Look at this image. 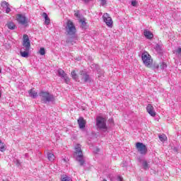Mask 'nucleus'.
<instances>
[{
  "label": "nucleus",
  "mask_w": 181,
  "mask_h": 181,
  "mask_svg": "<svg viewBox=\"0 0 181 181\" xmlns=\"http://www.w3.org/2000/svg\"><path fill=\"white\" fill-rule=\"evenodd\" d=\"M65 28L67 35H76V26L74 25V23H73V21H71V20H68Z\"/></svg>",
  "instance_id": "obj_5"
},
{
  "label": "nucleus",
  "mask_w": 181,
  "mask_h": 181,
  "mask_svg": "<svg viewBox=\"0 0 181 181\" xmlns=\"http://www.w3.org/2000/svg\"><path fill=\"white\" fill-rule=\"evenodd\" d=\"M2 8H4V9H6V8L9 6V3L6 2V1H2L1 4Z\"/></svg>",
  "instance_id": "obj_27"
},
{
  "label": "nucleus",
  "mask_w": 181,
  "mask_h": 181,
  "mask_svg": "<svg viewBox=\"0 0 181 181\" xmlns=\"http://www.w3.org/2000/svg\"><path fill=\"white\" fill-rule=\"evenodd\" d=\"M9 12H11V8L8 6L7 8H6V13H9Z\"/></svg>",
  "instance_id": "obj_35"
},
{
  "label": "nucleus",
  "mask_w": 181,
  "mask_h": 181,
  "mask_svg": "<svg viewBox=\"0 0 181 181\" xmlns=\"http://www.w3.org/2000/svg\"><path fill=\"white\" fill-rule=\"evenodd\" d=\"M141 165L144 170H148V169H149L148 164L146 160H143Z\"/></svg>",
  "instance_id": "obj_22"
},
{
  "label": "nucleus",
  "mask_w": 181,
  "mask_h": 181,
  "mask_svg": "<svg viewBox=\"0 0 181 181\" xmlns=\"http://www.w3.org/2000/svg\"><path fill=\"white\" fill-rule=\"evenodd\" d=\"M57 72L59 77H61V78H63L64 76H67V74H66V72H64V71L62 69H59Z\"/></svg>",
  "instance_id": "obj_17"
},
{
  "label": "nucleus",
  "mask_w": 181,
  "mask_h": 181,
  "mask_svg": "<svg viewBox=\"0 0 181 181\" xmlns=\"http://www.w3.org/2000/svg\"><path fill=\"white\" fill-rule=\"evenodd\" d=\"M146 111L151 117H156V112H155V110H153V106H152V105L148 104L147 105Z\"/></svg>",
  "instance_id": "obj_12"
},
{
  "label": "nucleus",
  "mask_w": 181,
  "mask_h": 181,
  "mask_svg": "<svg viewBox=\"0 0 181 181\" xmlns=\"http://www.w3.org/2000/svg\"><path fill=\"white\" fill-rule=\"evenodd\" d=\"M158 138L161 142H165V141L167 139L166 135L165 134L159 135Z\"/></svg>",
  "instance_id": "obj_25"
},
{
  "label": "nucleus",
  "mask_w": 181,
  "mask_h": 181,
  "mask_svg": "<svg viewBox=\"0 0 181 181\" xmlns=\"http://www.w3.org/2000/svg\"><path fill=\"white\" fill-rule=\"evenodd\" d=\"M47 158L50 160V162H53L54 160V154L52 153H47Z\"/></svg>",
  "instance_id": "obj_21"
},
{
  "label": "nucleus",
  "mask_w": 181,
  "mask_h": 181,
  "mask_svg": "<svg viewBox=\"0 0 181 181\" xmlns=\"http://www.w3.org/2000/svg\"><path fill=\"white\" fill-rule=\"evenodd\" d=\"M78 124L81 129H83V128H86V120H84V118L83 117H79V119H78Z\"/></svg>",
  "instance_id": "obj_13"
},
{
  "label": "nucleus",
  "mask_w": 181,
  "mask_h": 181,
  "mask_svg": "<svg viewBox=\"0 0 181 181\" xmlns=\"http://www.w3.org/2000/svg\"><path fill=\"white\" fill-rule=\"evenodd\" d=\"M159 67H160L159 64L154 65V69H159Z\"/></svg>",
  "instance_id": "obj_39"
},
{
  "label": "nucleus",
  "mask_w": 181,
  "mask_h": 181,
  "mask_svg": "<svg viewBox=\"0 0 181 181\" xmlns=\"http://www.w3.org/2000/svg\"><path fill=\"white\" fill-rule=\"evenodd\" d=\"M85 4H88V2H90L91 0H83Z\"/></svg>",
  "instance_id": "obj_40"
},
{
  "label": "nucleus",
  "mask_w": 181,
  "mask_h": 181,
  "mask_svg": "<svg viewBox=\"0 0 181 181\" xmlns=\"http://www.w3.org/2000/svg\"><path fill=\"white\" fill-rule=\"evenodd\" d=\"M1 97H2V93L0 90V98H1Z\"/></svg>",
  "instance_id": "obj_41"
},
{
  "label": "nucleus",
  "mask_w": 181,
  "mask_h": 181,
  "mask_svg": "<svg viewBox=\"0 0 181 181\" xmlns=\"http://www.w3.org/2000/svg\"><path fill=\"white\" fill-rule=\"evenodd\" d=\"M40 97H41V101L44 104H47V103H54V96L50 94L49 92L41 91L39 93Z\"/></svg>",
  "instance_id": "obj_3"
},
{
  "label": "nucleus",
  "mask_w": 181,
  "mask_h": 181,
  "mask_svg": "<svg viewBox=\"0 0 181 181\" xmlns=\"http://www.w3.org/2000/svg\"><path fill=\"white\" fill-rule=\"evenodd\" d=\"M103 21L109 28H112V18L110 17V14L105 13L103 16Z\"/></svg>",
  "instance_id": "obj_10"
},
{
  "label": "nucleus",
  "mask_w": 181,
  "mask_h": 181,
  "mask_svg": "<svg viewBox=\"0 0 181 181\" xmlns=\"http://www.w3.org/2000/svg\"><path fill=\"white\" fill-rule=\"evenodd\" d=\"M151 58V57L147 52H144L141 54V59L143 61L144 64H145L146 67H151V65L153 63V60Z\"/></svg>",
  "instance_id": "obj_6"
},
{
  "label": "nucleus",
  "mask_w": 181,
  "mask_h": 181,
  "mask_svg": "<svg viewBox=\"0 0 181 181\" xmlns=\"http://www.w3.org/2000/svg\"><path fill=\"white\" fill-rule=\"evenodd\" d=\"M28 94L32 98H36V97H37V93L35 90H33V89L30 90Z\"/></svg>",
  "instance_id": "obj_18"
},
{
  "label": "nucleus",
  "mask_w": 181,
  "mask_h": 181,
  "mask_svg": "<svg viewBox=\"0 0 181 181\" xmlns=\"http://www.w3.org/2000/svg\"><path fill=\"white\" fill-rule=\"evenodd\" d=\"M17 21L20 25H23V26H28V20L25 14H18L17 15Z\"/></svg>",
  "instance_id": "obj_9"
},
{
  "label": "nucleus",
  "mask_w": 181,
  "mask_h": 181,
  "mask_svg": "<svg viewBox=\"0 0 181 181\" xmlns=\"http://www.w3.org/2000/svg\"><path fill=\"white\" fill-rule=\"evenodd\" d=\"M40 54H41V56H45V54H46V50H45L43 47L40 49Z\"/></svg>",
  "instance_id": "obj_28"
},
{
  "label": "nucleus",
  "mask_w": 181,
  "mask_h": 181,
  "mask_svg": "<svg viewBox=\"0 0 181 181\" xmlns=\"http://www.w3.org/2000/svg\"><path fill=\"white\" fill-rule=\"evenodd\" d=\"M74 16H76V18H80V12L79 11H76L74 13Z\"/></svg>",
  "instance_id": "obj_34"
},
{
  "label": "nucleus",
  "mask_w": 181,
  "mask_h": 181,
  "mask_svg": "<svg viewBox=\"0 0 181 181\" xmlns=\"http://www.w3.org/2000/svg\"><path fill=\"white\" fill-rule=\"evenodd\" d=\"M77 40V35H69V37L66 39V43H69L71 45H74L76 43V41Z\"/></svg>",
  "instance_id": "obj_11"
},
{
  "label": "nucleus",
  "mask_w": 181,
  "mask_h": 181,
  "mask_svg": "<svg viewBox=\"0 0 181 181\" xmlns=\"http://www.w3.org/2000/svg\"><path fill=\"white\" fill-rule=\"evenodd\" d=\"M6 26H7V28H8L11 30H15V29H16V25L15 23H13V22L7 23Z\"/></svg>",
  "instance_id": "obj_16"
},
{
  "label": "nucleus",
  "mask_w": 181,
  "mask_h": 181,
  "mask_svg": "<svg viewBox=\"0 0 181 181\" xmlns=\"http://www.w3.org/2000/svg\"><path fill=\"white\" fill-rule=\"evenodd\" d=\"M110 122H112V119H110Z\"/></svg>",
  "instance_id": "obj_42"
},
{
  "label": "nucleus",
  "mask_w": 181,
  "mask_h": 181,
  "mask_svg": "<svg viewBox=\"0 0 181 181\" xmlns=\"http://www.w3.org/2000/svg\"><path fill=\"white\" fill-rule=\"evenodd\" d=\"M96 127L98 129H102V131H107V123H105V119L98 116L96 118Z\"/></svg>",
  "instance_id": "obj_4"
},
{
  "label": "nucleus",
  "mask_w": 181,
  "mask_h": 181,
  "mask_svg": "<svg viewBox=\"0 0 181 181\" xmlns=\"http://www.w3.org/2000/svg\"><path fill=\"white\" fill-rule=\"evenodd\" d=\"M1 69H0V73H1Z\"/></svg>",
  "instance_id": "obj_44"
},
{
  "label": "nucleus",
  "mask_w": 181,
  "mask_h": 181,
  "mask_svg": "<svg viewBox=\"0 0 181 181\" xmlns=\"http://www.w3.org/2000/svg\"><path fill=\"white\" fill-rule=\"evenodd\" d=\"M80 23H81V27L82 29H87V23H86V21L81 19Z\"/></svg>",
  "instance_id": "obj_23"
},
{
  "label": "nucleus",
  "mask_w": 181,
  "mask_h": 181,
  "mask_svg": "<svg viewBox=\"0 0 181 181\" xmlns=\"http://www.w3.org/2000/svg\"><path fill=\"white\" fill-rule=\"evenodd\" d=\"M176 54L177 56H181V47H178V49L175 51Z\"/></svg>",
  "instance_id": "obj_31"
},
{
  "label": "nucleus",
  "mask_w": 181,
  "mask_h": 181,
  "mask_svg": "<svg viewBox=\"0 0 181 181\" xmlns=\"http://www.w3.org/2000/svg\"><path fill=\"white\" fill-rule=\"evenodd\" d=\"M14 162L17 166H21V161L19 160L16 159Z\"/></svg>",
  "instance_id": "obj_33"
},
{
  "label": "nucleus",
  "mask_w": 181,
  "mask_h": 181,
  "mask_svg": "<svg viewBox=\"0 0 181 181\" xmlns=\"http://www.w3.org/2000/svg\"><path fill=\"white\" fill-rule=\"evenodd\" d=\"M62 78H64L66 84H69L70 83V78L67 77V75L64 76Z\"/></svg>",
  "instance_id": "obj_29"
},
{
  "label": "nucleus",
  "mask_w": 181,
  "mask_h": 181,
  "mask_svg": "<svg viewBox=\"0 0 181 181\" xmlns=\"http://www.w3.org/2000/svg\"><path fill=\"white\" fill-rule=\"evenodd\" d=\"M155 50L157 52V53H159V54H162L163 53V49H162V45L159 44H156L154 47Z\"/></svg>",
  "instance_id": "obj_15"
},
{
  "label": "nucleus",
  "mask_w": 181,
  "mask_h": 181,
  "mask_svg": "<svg viewBox=\"0 0 181 181\" xmlns=\"http://www.w3.org/2000/svg\"><path fill=\"white\" fill-rule=\"evenodd\" d=\"M122 166H125V164H123V165Z\"/></svg>",
  "instance_id": "obj_43"
},
{
  "label": "nucleus",
  "mask_w": 181,
  "mask_h": 181,
  "mask_svg": "<svg viewBox=\"0 0 181 181\" xmlns=\"http://www.w3.org/2000/svg\"><path fill=\"white\" fill-rule=\"evenodd\" d=\"M23 46L25 47L24 50L22 49L20 52L21 57H29V50H30V40H29V36L28 35H23Z\"/></svg>",
  "instance_id": "obj_1"
},
{
  "label": "nucleus",
  "mask_w": 181,
  "mask_h": 181,
  "mask_svg": "<svg viewBox=\"0 0 181 181\" xmlns=\"http://www.w3.org/2000/svg\"><path fill=\"white\" fill-rule=\"evenodd\" d=\"M74 158H75L76 160L78 162L80 166H83L84 163H86V160H84V156L83 155V151H81V145L77 144L75 146Z\"/></svg>",
  "instance_id": "obj_2"
},
{
  "label": "nucleus",
  "mask_w": 181,
  "mask_h": 181,
  "mask_svg": "<svg viewBox=\"0 0 181 181\" xmlns=\"http://www.w3.org/2000/svg\"><path fill=\"white\" fill-rule=\"evenodd\" d=\"M168 67V64H166V62H160V68L161 70H165Z\"/></svg>",
  "instance_id": "obj_26"
},
{
  "label": "nucleus",
  "mask_w": 181,
  "mask_h": 181,
  "mask_svg": "<svg viewBox=\"0 0 181 181\" xmlns=\"http://www.w3.org/2000/svg\"><path fill=\"white\" fill-rule=\"evenodd\" d=\"M132 6H136V1H132Z\"/></svg>",
  "instance_id": "obj_36"
},
{
  "label": "nucleus",
  "mask_w": 181,
  "mask_h": 181,
  "mask_svg": "<svg viewBox=\"0 0 181 181\" xmlns=\"http://www.w3.org/2000/svg\"><path fill=\"white\" fill-rule=\"evenodd\" d=\"M136 148L139 152H140L141 155H146V152H148V148L145 144L141 142H137L136 144Z\"/></svg>",
  "instance_id": "obj_8"
},
{
  "label": "nucleus",
  "mask_w": 181,
  "mask_h": 181,
  "mask_svg": "<svg viewBox=\"0 0 181 181\" xmlns=\"http://www.w3.org/2000/svg\"><path fill=\"white\" fill-rule=\"evenodd\" d=\"M61 181H73V180H71V177L66 175H62L61 177Z\"/></svg>",
  "instance_id": "obj_20"
},
{
  "label": "nucleus",
  "mask_w": 181,
  "mask_h": 181,
  "mask_svg": "<svg viewBox=\"0 0 181 181\" xmlns=\"http://www.w3.org/2000/svg\"><path fill=\"white\" fill-rule=\"evenodd\" d=\"M100 5L102 6H105V5H107V0H100Z\"/></svg>",
  "instance_id": "obj_32"
},
{
  "label": "nucleus",
  "mask_w": 181,
  "mask_h": 181,
  "mask_svg": "<svg viewBox=\"0 0 181 181\" xmlns=\"http://www.w3.org/2000/svg\"><path fill=\"white\" fill-rule=\"evenodd\" d=\"M71 74L72 78L74 80H76V81H77L78 80V75H77V74H76V71H72Z\"/></svg>",
  "instance_id": "obj_24"
},
{
  "label": "nucleus",
  "mask_w": 181,
  "mask_h": 181,
  "mask_svg": "<svg viewBox=\"0 0 181 181\" xmlns=\"http://www.w3.org/2000/svg\"><path fill=\"white\" fill-rule=\"evenodd\" d=\"M144 35L146 39H153V34L152 32L148 30H144Z\"/></svg>",
  "instance_id": "obj_14"
},
{
  "label": "nucleus",
  "mask_w": 181,
  "mask_h": 181,
  "mask_svg": "<svg viewBox=\"0 0 181 181\" xmlns=\"http://www.w3.org/2000/svg\"><path fill=\"white\" fill-rule=\"evenodd\" d=\"M79 78H81V83H91V77L86 71H80Z\"/></svg>",
  "instance_id": "obj_7"
},
{
  "label": "nucleus",
  "mask_w": 181,
  "mask_h": 181,
  "mask_svg": "<svg viewBox=\"0 0 181 181\" xmlns=\"http://www.w3.org/2000/svg\"><path fill=\"white\" fill-rule=\"evenodd\" d=\"M94 151L96 152V153L100 152V148L96 147V148H95Z\"/></svg>",
  "instance_id": "obj_38"
},
{
  "label": "nucleus",
  "mask_w": 181,
  "mask_h": 181,
  "mask_svg": "<svg viewBox=\"0 0 181 181\" xmlns=\"http://www.w3.org/2000/svg\"><path fill=\"white\" fill-rule=\"evenodd\" d=\"M0 151H5V145L2 141H0Z\"/></svg>",
  "instance_id": "obj_30"
},
{
  "label": "nucleus",
  "mask_w": 181,
  "mask_h": 181,
  "mask_svg": "<svg viewBox=\"0 0 181 181\" xmlns=\"http://www.w3.org/2000/svg\"><path fill=\"white\" fill-rule=\"evenodd\" d=\"M42 18L45 19V25H50V18H49V16H47V13H43Z\"/></svg>",
  "instance_id": "obj_19"
},
{
  "label": "nucleus",
  "mask_w": 181,
  "mask_h": 181,
  "mask_svg": "<svg viewBox=\"0 0 181 181\" xmlns=\"http://www.w3.org/2000/svg\"><path fill=\"white\" fill-rule=\"evenodd\" d=\"M117 181H124V179L121 176L117 177Z\"/></svg>",
  "instance_id": "obj_37"
}]
</instances>
